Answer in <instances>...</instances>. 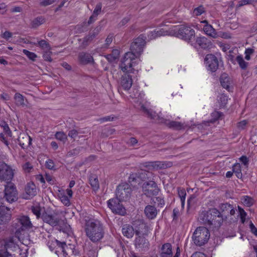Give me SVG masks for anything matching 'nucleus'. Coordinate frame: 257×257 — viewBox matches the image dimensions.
<instances>
[{"label": "nucleus", "instance_id": "nucleus-1", "mask_svg": "<svg viewBox=\"0 0 257 257\" xmlns=\"http://www.w3.org/2000/svg\"><path fill=\"white\" fill-rule=\"evenodd\" d=\"M200 223L210 229H218L223 221V216L220 212L213 208L206 211L201 212L198 218Z\"/></svg>", "mask_w": 257, "mask_h": 257}, {"label": "nucleus", "instance_id": "nucleus-2", "mask_svg": "<svg viewBox=\"0 0 257 257\" xmlns=\"http://www.w3.org/2000/svg\"><path fill=\"white\" fill-rule=\"evenodd\" d=\"M84 228L86 236L94 243L99 242L104 236L103 225L98 219H85Z\"/></svg>", "mask_w": 257, "mask_h": 257}, {"label": "nucleus", "instance_id": "nucleus-3", "mask_svg": "<svg viewBox=\"0 0 257 257\" xmlns=\"http://www.w3.org/2000/svg\"><path fill=\"white\" fill-rule=\"evenodd\" d=\"M170 34L171 35L184 39L189 43H192L195 40L194 30L190 26L185 25L174 26L170 29Z\"/></svg>", "mask_w": 257, "mask_h": 257}, {"label": "nucleus", "instance_id": "nucleus-4", "mask_svg": "<svg viewBox=\"0 0 257 257\" xmlns=\"http://www.w3.org/2000/svg\"><path fill=\"white\" fill-rule=\"evenodd\" d=\"M141 109L148 117L157 121L159 123H165L169 127L175 130H181L184 128V124L180 122L175 121L167 122L166 120L161 117L158 114H157L152 109L149 108L147 103L141 105Z\"/></svg>", "mask_w": 257, "mask_h": 257}, {"label": "nucleus", "instance_id": "nucleus-5", "mask_svg": "<svg viewBox=\"0 0 257 257\" xmlns=\"http://www.w3.org/2000/svg\"><path fill=\"white\" fill-rule=\"evenodd\" d=\"M19 239L15 236L0 240V257H12L8 250H19Z\"/></svg>", "mask_w": 257, "mask_h": 257}, {"label": "nucleus", "instance_id": "nucleus-6", "mask_svg": "<svg viewBox=\"0 0 257 257\" xmlns=\"http://www.w3.org/2000/svg\"><path fill=\"white\" fill-rule=\"evenodd\" d=\"M147 176L148 179H152V180L145 181L143 183L142 185V191L144 194L149 197L157 195L160 191V189L157 183L154 181V175L151 173L148 172Z\"/></svg>", "mask_w": 257, "mask_h": 257}, {"label": "nucleus", "instance_id": "nucleus-7", "mask_svg": "<svg viewBox=\"0 0 257 257\" xmlns=\"http://www.w3.org/2000/svg\"><path fill=\"white\" fill-rule=\"evenodd\" d=\"M42 218L44 222L52 226L64 224L66 220L63 212L60 211H54L51 214L44 213Z\"/></svg>", "mask_w": 257, "mask_h": 257}, {"label": "nucleus", "instance_id": "nucleus-8", "mask_svg": "<svg viewBox=\"0 0 257 257\" xmlns=\"http://www.w3.org/2000/svg\"><path fill=\"white\" fill-rule=\"evenodd\" d=\"M138 56L133 52H128L125 53L119 64V68L124 73H134L133 67L135 64V60Z\"/></svg>", "mask_w": 257, "mask_h": 257}, {"label": "nucleus", "instance_id": "nucleus-9", "mask_svg": "<svg viewBox=\"0 0 257 257\" xmlns=\"http://www.w3.org/2000/svg\"><path fill=\"white\" fill-rule=\"evenodd\" d=\"M210 238V232L206 227L199 226L194 231L192 239L194 243L201 246L207 242Z\"/></svg>", "mask_w": 257, "mask_h": 257}, {"label": "nucleus", "instance_id": "nucleus-10", "mask_svg": "<svg viewBox=\"0 0 257 257\" xmlns=\"http://www.w3.org/2000/svg\"><path fill=\"white\" fill-rule=\"evenodd\" d=\"M15 170L4 162L0 164V180L11 181L14 177Z\"/></svg>", "mask_w": 257, "mask_h": 257}, {"label": "nucleus", "instance_id": "nucleus-11", "mask_svg": "<svg viewBox=\"0 0 257 257\" xmlns=\"http://www.w3.org/2000/svg\"><path fill=\"white\" fill-rule=\"evenodd\" d=\"M145 40L146 38L143 35L135 39L131 46V52H133L137 56H139L143 51L146 44Z\"/></svg>", "mask_w": 257, "mask_h": 257}, {"label": "nucleus", "instance_id": "nucleus-12", "mask_svg": "<svg viewBox=\"0 0 257 257\" xmlns=\"http://www.w3.org/2000/svg\"><path fill=\"white\" fill-rule=\"evenodd\" d=\"M5 197L7 201L12 203L18 198V191L15 185L12 182L8 183L5 186Z\"/></svg>", "mask_w": 257, "mask_h": 257}, {"label": "nucleus", "instance_id": "nucleus-13", "mask_svg": "<svg viewBox=\"0 0 257 257\" xmlns=\"http://www.w3.org/2000/svg\"><path fill=\"white\" fill-rule=\"evenodd\" d=\"M204 62L208 71L215 72L219 67V61L217 58L213 54H208L204 58Z\"/></svg>", "mask_w": 257, "mask_h": 257}, {"label": "nucleus", "instance_id": "nucleus-14", "mask_svg": "<svg viewBox=\"0 0 257 257\" xmlns=\"http://www.w3.org/2000/svg\"><path fill=\"white\" fill-rule=\"evenodd\" d=\"M131 192V188L127 183L119 185L116 191V198L119 200L125 201L128 199Z\"/></svg>", "mask_w": 257, "mask_h": 257}, {"label": "nucleus", "instance_id": "nucleus-15", "mask_svg": "<svg viewBox=\"0 0 257 257\" xmlns=\"http://www.w3.org/2000/svg\"><path fill=\"white\" fill-rule=\"evenodd\" d=\"M121 201H122V200H119L118 198L116 197L115 198L109 199L107 201V205L113 212L123 215L125 213V211L122 204L120 203Z\"/></svg>", "mask_w": 257, "mask_h": 257}, {"label": "nucleus", "instance_id": "nucleus-16", "mask_svg": "<svg viewBox=\"0 0 257 257\" xmlns=\"http://www.w3.org/2000/svg\"><path fill=\"white\" fill-rule=\"evenodd\" d=\"M0 126L3 129V132L0 133V141L9 147V139L12 137V132L8 124L5 121H0Z\"/></svg>", "mask_w": 257, "mask_h": 257}, {"label": "nucleus", "instance_id": "nucleus-17", "mask_svg": "<svg viewBox=\"0 0 257 257\" xmlns=\"http://www.w3.org/2000/svg\"><path fill=\"white\" fill-rule=\"evenodd\" d=\"M25 193L24 194V198L30 199L34 197L37 193V189L33 182L27 183L25 187Z\"/></svg>", "mask_w": 257, "mask_h": 257}, {"label": "nucleus", "instance_id": "nucleus-18", "mask_svg": "<svg viewBox=\"0 0 257 257\" xmlns=\"http://www.w3.org/2000/svg\"><path fill=\"white\" fill-rule=\"evenodd\" d=\"M11 219V211L5 206H0V224L8 222Z\"/></svg>", "mask_w": 257, "mask_h": 257}, {"label": "nucleus", "instance_id": "nucleus-19", "mask_svg": "<svg viewBox=\"0 0 257 257\" xmlns=\"http://www.w3.org/2000/svg\"><path fill=\"white\" fill-rule=\"evenodd\" d=\"M129 73H124L120 78V86L124 90H128L133 84L132 76L128 74Z\"/></svg>", "mask_w": 257, "mask_h": 257}, {"label": "nucleus", "instance_id": "nucleus-20", "mask_svg": "<svg viewBox=\"0 0 257 257\" xmlns=\"http://www.w3.org/2000/svg\"><path fill=\"white\" fill-rule=\"evenodd\" d=\"M18 222L21 225L20 228L22 230H29L33 228V225L28 216H20L18 218Z\"/></svg>", "mask_w": 257, "mask_h": 257}, {"label": "nucleus", "instance_id": "nucleus-21", "mask_svg": "<svg viewBox=\"0 0 257 257\" xmlns=\"http://www.w3.org/2000/svg\"><path fill=\"white\" fill-rule=\"evenodd\" d=\"M15 104L18 107L30 108V106L27 99L22 94L17 92L14 96Z\"/></svg>", "mask_w": 257, "mask_h": 257}, {"label": "nucleus", "instance_id": "nucleus-22", "mask_svg": "<svg viewBox=\"0 0 257 257\" xmlns=\"http://www.w3.org/2000/svg\"><path fill=\"white\" fill-rule=\"evenodd\" d=\"M135 246L139 251H143L149 248V243L145 237L138 236L135 240Z\"/></svg>", "mask_w": 257, "mask_h": 257}, {"label": "nucleus", "instance_id": "nucleus-23", "mask_svg": "<svg viewBox=\"0 0 257 257\" xmlns=\"http://www.w3.org/2000/svg\"><path fill=\"white\" fill-rule=\"evenodd\" d=\"M222 86L228 91H231L233 88L232 80L226 73L222 74L220 78Z\"/></svg>", "mask_w": 257, "mask_h": 257}, {"label": "nucleus", "instance_id": "nucleus-24", "mask_svg": "<svg viewBox=\"0 0 257 257\" xmlns=\"http://www.w3.org/2000/svg\"><path fill=\"white\" fill-rule=\"evenodd\" d=\"M18 142L23 149H26L31 144L32 139L28 134L21 133L18 138Z\"/></svg>", "mask_w": 257, "mask_h": 257}, {"label": "nucleus", "instance_id": "nucleus-25", "mask_svg": "<svg viewBox=\"0 0 257 257\" xmlns=\"http://www.w3.org/2000/svg\"><path fill=\"white\" fill-rule=\"evenodd\" d=\"M47 245L51 251L60 248L62 251L64 252L66 244L65 242H60L57 239L49 241Z\"/></svg>", "mask_w": 257, "mask_h": 257}, {"label": "nucleus", "instance_id": "nucleus-26", "mask_svg": "<svg viewBox=\"0 0 257 257\" xmlns=\"http://www.w3.org/2000/svg\"><path fill=\"white\" fill-rule=\"evenodd\" d=\"M73 195V192L70 189H67L65 192H61L60 193L59 198L61 201L65 206H69L70 204V199L72 198Z\"/></svg>", "mask_w": 257, "mask_h": 257}, {"label": "nucleus", "instance_id": "nucleus-27", "mask_svg": "<svg viewBox=\"0 0 257 257\" xmlns=\"http://www.w3.org/2000/svg\"><path fill=\"white\" fill-rule=\"evenodd\" d=\"M201 23L205 24L203 27V31L206 35L213 38H217V34L215 30L206 20L203 21Z\"/></svg>", "mask_w": 257, "mask_h": 257}, {"label": "nucleus", "instance_id": "nucleus-28", "mask_svg": "<svg viewBox=\"0 0 257 257\" xmlns=\"http://www.w3.org/2000/svg\"><path fill=\"white\" fill-rule=\"evenodd\" d=\"M168 35H170V31L165 30L164 29H158L151 31L148 34V38L150 40H153L159 37Z\"/></svg>", "mask_w": 257, "mask_h": 257}, {"label": "nucleus", "instance_id": "nucleus-29", "mask_svg": "<svg viewBox=\"0 0 257 257\" xmlns=\"http://www.w3.org/2000/svg\"><path fill=\"white\" fill-rule=\"evenodd\" d=\"M196 44L201 48L206 49L211 47L212 43L208 39L205 37H198L195 39Z\"/></svg>", "mask_w": 257, "mask_h": 257}, {"label": "nucleus", "instance_id": "nucleus-30", "mask_svg": "<svg viewBox=\"0 0 257 257\" xmlns=\"http://www.w3.org/2000/svg\"><path fill=\"white\" fill-rule=\"evenodd\" d=\"M144 212L146 216L150 219L155 218L158 213L156 207L150 205H148L145 207Z\"/></svg>", "mask_w": 257, "mask_h": 257}, {"label": "nucleus", "instance_id": "nucleus-31", "mask_svg": "<svg viewBox=\"0 0 257 257\" xmlns=\"http://www.w3.org/2000/svg\"><path fill=\"white\" fill-rule=\"evenodd\" d=\"M160 256L161 257H172V245L170 243H167L163 245Z\"/></svg>", "mask_w": 257, "mask_h": 257}, {"label": "nucleus", "instance_id": "nucleus-32", "mask_svg": "<svg viewBox=\"0 0 257 257\" xmlns=\"http://www.w3.org/2000/svg\"><path fill=\"white\" fill-rule=\"evenodd\" d=\"M78 60L83 64H88L93 61V57L90 54L84 52H81L79 54Z\"/></svg>", "mask_w": 257, "mask_h": 257}, {"label": "nucleus", "instance_id": "nucleus-33", "mask_svg": "<svg viewBox=\"0 0 257 257\" xmlns=\"http://www.w3.org/2000/svg\"><path fill=\"white\" fill-rule=\"evenodd\" d=\"M122 232L126 237L132 238L134 234L135 229L132 226L125 224L122 227Z\"/></svg>", "mask_w": 257, "mask_h": 257}, {"label": "nucleus", "instance_id": "nucleus-34", "mask_svg": "<svg viewBox=\"0 0 257 257\" xmlns=\"http://www.w3.org/2000/svg\"><path fill=\"white\" fill-rule=\"evenodd\" d=\"M149 169L158 170L165 167L164 163L160 161L150 162L146 165Z\"/></svg>", "mask_w": 257, "mask_h": 257}, {"label": "nucleus", "instance_id": "nucleus-35", "mask_svg": "<svg viewBox=\"0 0 257 257\" xmlns=\"http://www.w3.org/2000/svg\"><path fill=\"white\" fill-rule=\"evenodd\" d=\"M100 30L99 27H96L89 35L84 38V43H88L91 41L98 34Z\"/></svg>", "mask_w": 257, "mask_h": 257}, {"label": "nucleus", "instance_id": "nucleus-36", "mask_svg": "<svg viewBox=\"0 0 257 257\" xmlns=\"http://www.w3.org/2000/svg\"><path fill=\"white\" fill-rule=\"evenodd\" d=\"M45 19L42 17H39L33 20L31 23L32 27L37 28L45 22Z\"/></svg>", "mask_w": 257, "mask_h": 257}, {"label": "nucleus", "instance_id": "nucleus-37", "mask_svg": "<svg viewBox=\"0 0 257 257\" xmlns=\"http://www.w3.org/2000/svg\"><path fill=\"white\" fill-rule=\"evenodd\" d=\"M233 172L238 178H241L242 174L241 170V165L239 163H236L233 166Z\"/></svg>", "mask_w": 257, "mask_h": 257}, {"label": "nucleus", "instance_id": "nucleus-38", "mask_svg": "<svg viewBox=\"0 0 257 257\" xmlns=\"http://www.w3.org/2000/svg\"><path fill=\"white\" fill-rule=\"evenodd\" d=\"M90 184L94 189H97L99 188V182L98 179L95 175L91 176L89 178Z\"/></svg>", "mask_w": 257, "mask_h": 257}, {"label": "nucleus", "instance_id": "nucleus-39", "mask_svg": "<svg viewBox=\"0 0 257 257\" xmlns=\"http://www.w3.org/2000/svg\"><path fill=\"white\" fill-rule=\"evenodd\" d=\"M35 45H38L44 51L51 50L50 45L45 40H41L38 42L37 44L34 43Z\"/></svg>", "mask_w": 257, "mask_h": 257}, {"label": "nucleus", "instance_id": "nucleus-40", "mask_svg": "<svg viewBox=\"0 0 257 257\" xmlns=\"http://www.w3.org/2000/svg\"><path fill=\"white\" fill-rule=\"evenodd\" d=\"M242 203L247 206L250 207L253 204V199L248 196H244L241 198Z\"/></svg>", "mask_w": 257, "mask_h": 257}, {"label": "nucleus", "instance_id": "nucleus-41", "mask_svg": "<svg viewBox=\"0 0 257 257\" xmlns=\"http://www.w3.org/2000/svg\"><path fill=\"white\" fill-rule=\"evenodd\" d=\"M178 195L180 198L182 207H184L185 202L186 193L184 189H179L178 190Z\"/></svg>", "mask_w": 257, "mask_h": 257}, {"label": "nucleus", "instance_id": "nucleus-42", "mask_svg": "<svg viewBox=\"0 0 257 257\" xmlns=\"http://www.w3.org/2000/svg\"><path fill=\"white\" fill-rule=\"evenodd\" d=\"M220 207H221V209H222L223 211H224L225 209L229 210L230 214L232 215H233L235 214L234 209L233 208L232 206L229 204H228V203L221 204Z\"/></svg>", "mask_w": 257, "mask_h": 257}, {"label": "nucleus", "instance_id": "nucleus-43", "mask_svg": "<svg viewBox=\"0 0 257 257\" xmlns=\"http://www.w3.org/2000/svg\"><path fill=\"white\" fill-rule=\"evenodd\" d=\"M55 137L57 140H59L63 142H65L67 140V136L64 132H58L55 134Z\"/></svg>", "mask_w": 257, "mask_h": 257}, {"label": "nucleus", "instance_id": "nucleus-44", "mask_svg": "<svg viewBox=\"0 0 257 257\" xmlns=\"http://www.w3.org/2000/svg\"><path fill=\"white\" fill-rule=\"evenodd\" d=\"M236 61L237 62V63H238L239 66L242 68V69H245L246 67H247V63L246 62L244 59H243V58L240 56H238L237 57H236Z\"/></svg>", "mask_w": 257, "mask_h": 257}, {"label": "nucleus", "instance_id": "nucleus-45", "mask_svg": "<svg viewBox=\"0 0 257 257\" xmlns=\"http://www.w3.org/2000/svg\"><path fill=\"white\" fill-rule=\"evenodd\" d=\"M32 212L35 214L37 218H39L41 215V207L39 205L33 206L31 207Z\"/></svg>", "mask_w": 257, "mask_h": 257}, {"label": "nucleus", "instance_id": "nucleus-46", "mask_svg": "<svg viewBox=\"0 0 257 257\" xmlns=\"http://www.w3.org/2000/svg\"><path fill=\"white\" fill-rule=\"evenodd\" d=\"M52 53L51 51V50L44 51L43 54V58L45 61L51 62L52 61V59L51 57Z\"/></svg>", "mask_w": 257, "mask_h": 257}, {"label": "nucleus", "instance_id": "nucleus-47", "mask_svg": "<svg viewBox=\"0 0 257 257\" xmlns=\"http://www.w3.org/2000/svg\"><path fill=\"white\" fill-rule=\"evenodd\" d=\"M23 52L25 55H26L30 60L33 61H35L36 58L37 57V56L36 54L33 52H31L27 50L24 49L23 50Z\"/></svg>", "mask_w": 257, "mask_h": 257}, {"label": "nucleus", "instance_id": "nucleus-48", "mask_svg": "<svg viewBox=\"0 0 257 257\" xmlns=\"http://www.w3.org/2000/svg\"><path fill=\"white\" fill-rule=\"evenodd\" d=\"M238 211L239 213V216L241 220V222L242 223H244L245 221V218L247 215L245 211L240 207L238 206Z\"/></svg>", "mask_w": 257, "mask_h": 257}, {"label": "nucleus", "instance_id": "nucleus-49", "mask_svg": "<svg viewBox=\"0 0 257 257\" xmlns=\"http://www.w3.org/2000/svg\"><path fill=\"white\" fill-rule=\"evenodd\" d=\"M102 4L101 3H97L94 8L92 14L97 17L100 14Z\"/></svg>", "mask_w": 257, "mask_h": 257}, {"label": "nucleus", "instance_id": "nucleus-50", "mask_svg": "<svg viewBox=\"0 0 257 257\" xmlns=\"http://www.w3.org/2000/svg\"><path fill=\"white\" fill-rule=\"evenodd\" d=\"M204 8L203 6H200L194 10L193 14L195 16H200L204 12Z\"/></svg>", "mask_w": 257, "mask_h": 257}, {"label": "nucleus", "instance_id": "nucleus-51", "mask_svg": "<svg viewBox=\"0 0 257 257\" xmlns=\"http://www.w3.org/2000/svg\"><path fill=\"white\" fill-rule=\"evenodd\" d=\"M80 153V148H75L68 152L67 156L69 157L78 155Z\"/></svg>", "mask_w": 257, "mask_h": 257}, {"label": "nucleus", "instance_id": "nucleus-52", "mask_svg": "<svg viewBox=\"0 0 257 257\" xmlns=\"http://www.w3.org/2000/svg\"><path fill=\"white\" fill-rule=\"evenodd\" d=\"M253 2L254 0H240L238 1L237 7L239 8L248 4H251Z\"/></svg>", "mask_w": 257, "mask_h": 257}, {"label": "nucleus", "instance_id": "nucleus-53", "mask_svg": "<svg viewBox=\"0 0 257 257\" xmlns=\"http://www.w3.org/2000/svg\"><path fill=\"white\" fill-rule=\"evenodd\" d=\"M56 0H43L40 3V5L42 7H47L55 3Z\"/></svg>", "mask_w": 257, "mask_h": 257}, {"label": "nucleus", "instance_id": "nucleus-54", "mask_svg": "<svg viewBox=\"0 0 257 257\" xmlns=\"http://www.w3.org/2000/svg\"><path fill=\"white\" fill-rule=\"evenodd\" d=\"M156 200L158 206L162 207L165 205V201L164 200V198L162 197V196H160L157 197L156 198Z\"/></svg>", "mask_w": 257, "mask_h": 257}, {"label": "nucleus", "instance_id": "nucleus-55", "mask_svg": "<svg viewBox=\"0 0 257 257\" xmlns=\"http://www.w3.org/2000/svg\"><path fill=\"white\" fill-rule=\"evenodd\" d=\"M138 224L139 225V227L138 229H136L135 230V232L137 235H138L139 233V230L142 229L144 227H145V225L141 221H136L134 224V225L136 226V225Z\"/></svg>", "mask_w": 257, "mask_h": 257}, {"label": "nucleus", "instance_id": "nucleus-56", "mask_svg": "<svg viewBox=\"0 0 257 257\" xmlns=\"http://www.w3.org/2000/svg\"><path fill=\"white\" fill-rule=\"evenodd\" d=\"M228 97L224 95L221 94L219 97V101H220L222 105H224L227 102Z\"/></svg>", "mask_w": 257, "mask_h": 257}, {"label": "nucleus", "instance_id": "nucleus-57", "mask_svg": "<svg viewBox=\"0 0 257 257\" xmlns=\"http://www.w3.org/2000/svg\"><path fill=\"white\" fill-rule=\"evenodd\" d=\"M239 160L246 167H247L248 165V159L246 156H241L239 158Z\"/></svg>", "mask_w": 257, "mask_h": 257}, {"label": "nucleus", "instance_id": "nucleus-58", "mask_svg": "<svg viewBox=\"0 0 257 257\" xmlns=\"http://www.w3.org/2000/svg\"><path fill=\"white\" fill-rule=\"evenodd\" d=\"M138 143V141L135 138H131L127 142V144L131 146H134Z\"/></svg>", "mask_w": 257, "mask_h": 257}, {"label": "nucleus", "instance_id": "nucleus-59", "mask_svg": "<svg viewBox=\"0 0 257 257\" xmlns=\"http://www.w3.org/2000/svg\"><path fill=\"white\" fill-rule=\"evenodd\" d=\"M46 166L49 169H53L54 168V162L51 160H49L46 162Z\"/></svg>", "mask_w": 257, "mask_h": 257}, {"label": "nucleus", "instance_id": "nucleus-60", "mask_svg": "<svg viewBox=\"0 0 257 257\" xmlns=\"http://www.w3.org/2000/svg\"><path fill=\"white\" fill-rule=\"evenodd\" d=\"M23 169L27 171V172H30V170L32 168V166L31 164L28 162L26 163L23 166Z\"/></svg>", "mask_w": 257, "mask_h": 257}, {"label": "nucleus", "instance_id": "nucleus-61", "mask_svg": "<svg viewBox=\"0 0 257 257\" xmlns=\"http://www.w3.org/2000/svg\"><path fill=\"white\" fill-rule=\"evenodd\" d=\"M120 54V52L117 49H114L112 51L111 55L115 59H117L119 57Z\"/></svg>", "mask_w": 257, "mask_h": 257}, {"label": "nucleus", "instance_id": "nucleus-62", "mask_svg": "<svg viewBox=\"0 0 257 257\" xmlns=\"http://www.w3.org/2000/svg\"><path fill=\"white\" fill-rule=\"evenodd\" d=\"M112 38H113V36L112 35H109L107 37V38L105 40V45L106 47H108L109 45V44L112 42Z\"/></svg>", "mask_w": 257, "mask_h": 257}, {"label": "nucleus", "instance_id": "nucleus-63", "mask_svg": "<svg viewBox=\"0 0 257 257\" xmlns=\"http://www.w3.org/2000/svg\"><path fill=\"white\" fill-rule=\"evenodd\" d=\"M249 228L251 232L257 236V228L254 226L252 222H250L249 224Z\"/></svg>", "mask_w": 257, "mask_h": 257}, {"label": "nucleus", "instance_id": "nucleus-64", "mask_svg": "<svg viewBox=\"0 0 257 257\" xmlns=\"http://www.w3.org/2000/svg\"><path fill=\"white\" fill-rule=\"evenodd\" d=\"M191 257H206V255L201 252H195Z\"/></svg>", "mask_w": 257, "mask_h": 257}]
</instances>
